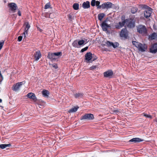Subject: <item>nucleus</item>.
I'll return each mask as SVG.
<instances>
[{
    "instance_id": "nucleus-1",
    "label": "nucleus",
    "mask_w": 157,
    "mask_h": 157,
    "mask_svg": "<svg viewBox=\"0 0 157 157\" xmlns=\"http://www.w3.org/2000/svg\"><path fill=\"white\" fill-rule=\"evenodd\" d=\"M132 43L138 49L139 51L145 52L147 48V45L145 44H142L136 41H132Z\"/></svg>"
},
{
    "instance_id": "nucleus-2",
    "label": "nucleus",
    "mask_w": 157,
    "mask_h": 157,
    "mask_svg": "<svg viewBox=\"0 0 157 157\" xmlns=\"http://www.w3.org/2000/svg\"><path fill=\"white\" fill-rule=\"evenodd\" d=\"M137 30L138 33L143 36H146L147 35V29L145 26L142 25L138 26Z\"/></svg>"
},
{
    "instance_id": "nucleus-3",
    "label": "nucleus",
    "mask_w": 157,
    "mask_h": 157,
    "mask_svg": "<svg viewBox=\"0 0 157 157\" xmlns=\"http://www.w3.org/2000/svg\"><path fill=\"white\" fill-rule=\"evenodd\" d=\"M112 3L110 2H106L102 4L100 6H98V8L100 9L102 8L103 9H108L109 8H110L112 7L113 6Z\"/></svg>"
},
{
    "instance_id": "nucleus-4",
    "label": "nucleus",
    "mask_w": 157,
    "mask_h": 157,
    "mask_svg": "<svg viewBox=\"0 0 157 157\" xmlns=\"http://www.w3.org/2000/svg\"><path fill=\"white\" fill-rule=\"evenodd\" d=\"M94 119V115L91 113H87L82 116L81 120H86L87 121H91Z\"/></svg>"
},
{
    "instance_id": "nucleus-5",
    "label": "nucleus",
    "mask_w": 157,
    "mask_h": 157,
    "mask_svg": "<svg viewBox=\"0 0 157 157\" xmlns=\"http://www.w3.org/2000/svg\"><path fill=\"white\" fill-rule=\"evenodd\" d=\"M108 20H105L103 21L101 24V28L104 31H107L108 29L110 27V25L108 24Z\"/></svg>"
},
{
    "instance_id": "nucleus-6",
    "label": "nucleus",
    "mask_w": 157,
    "mask_h": 157,
    "mask_svg": "<svg viewBox=\"0 0 157 157\" xmlns=\"http://www.w3.org/2000/svg\"><path fill=\"white\" fill-rule=\"evenodd\" d=\"M25 24L26 25V27L24 30V32L23 33V36H24V38L26 37L27 36H28V30L30 27L28 22H26Z\"/></svg>"
},
{
    "instance_id": "nucleus-7",
    "label": "nucleus",
    "mask_w": 157,
    "mask_h": 157,
    "mask_svg": "<svg viewBox=\"0 0 157 157\" xmlns=\"http://www.w3.org/2000/svg\"><path fill=\"white\" fill-rule=\"evenodd\" d=\"M127 21V19L123 20L122 22H119L116 25V28L117 29H121L124 26Z\"/></svg>"
},
{
    "instance_id": "nucleus-8",
    "label": "nucleus",
    "mask_w": 157,
    "mask_h": 157,
    "mask_svg": "<svg viewBox=\"0 0 157 157\" xmlns=\"http://www.w3.org/2000/svg\"><path fill=\"white\" fill-rule=\"evenodd\" d=\"M23 84V82H22L17 83L14 85L13 86V90L15 91H18Z\"/></svg>"
},
{
    "instance_id": "nucleus-9",
    "label": "nucleus",
    "mask_w": 157,
    "mask_h": 157,
    "mask_svg": "<svg viewBox=\"0 0 157 157\" xmlns=\"http://www.w3.org/2000/svg\"><path fill=\"white\" fill-rule=\"evenodd\" d=\"M150 52L155 53L157 52V43H155L152 45L150 49Z\"/></svg>"
},
{
    "instance_id": "nucleus-10",
    "label": "nucleus",
    "mask_w": 157,
    "mask_h": 157,
    "mask_svg": "<svg viewBox=\"0 0 157 157\" xmlns=\"http://www.w3.org/2000/svg\"><path fill=\"white\" fill-rule=\"evenodd\" d=\"M120 36L121 37L126 38L128 36V33L126 28L123 29L121 30L120 34Z\"/></svg>"
},
{
    "instance_id": "nucleus-11",
    "label": "nucleus",
    "mask_w": 157,
    "mask_h": 157,
    "mask_svg": "<svg viewBox=\"0 0 157 157\" xmlns=\"http://www.w3.org/2000/svg\"><path fill=\"white\" fill-rule=\"evenodd\" d=\"M127 26L129 28H132L135 26V23L133 20L127 19L126 23Z\"/></svg>"
},
{
    "instance_id": "nucleus-12",
    "label": "nucleus",
    "mask_w": 157,
    "mask_h": 157,
    "mask_svg": "<svg viewBox=\"0 0 157 157\" xmlns=\"http://www.w3.org/2000/svg\"><path fill=\"white\" fill-rule=\"evenodd\" d=\"M48 58L52 61H55L57 59V57H55V56L54 54V53H48Z\"/></svg>"
},
{
    "instance_id": "nucleus-13",
    "label": "nucleus",
    "mask_w": 157,
    "mask_h": 157,
    "mask_svg": "<svg viewBox=\"0 0 157 157\" xmlns=\"http://www.w3.org/2000/svg\"><path fill=\"white\" fill-rule=\"evenodd\" d=\"M27 97L30 99L33 100L34 101L37 100L36 98L35 95L33 93H29L27 95Z\"/></svg>"
},
{
    "instance_id": "nucleus-14",
    "label": "nucleus",
    "mask_w": 157,
    "mask_h": 157,
    "mask_svg": "<svg viewBox=\"0 0 157 157\" xmlns=\"http://www.w3.org/2000/svg\"><path fill=\"white\" fill-rule=\"evenodd\" d=\"M8 6L10 10L12 11H13V12H14L17 7L16 4L12 2L9 3Z\"/></svg>"
},
{
    "instance_id": "nucleus-15",
    "label": "nucleus",
    "mask_w": 157,
    "mask_h": 157,
    "mask_svg": "<svg viewBox=\"0 0 157 157\" xmlns=\"http://www.w3.org/2000/svg\"><path fill=\"white\" fill-rule=\"evenodd\" d=\"M85 56V59L88 62L92 59V53L90 52H89L86 54Z\"/></svg>"
},
{
    "instance_id": "nucleus-16",
    "label": "nucleus",
    "mask_w": 157,
    "mask_h": 157,
    "mask_svg": "<svg viewBox=\"0 0 157 157\" xmlns=\"http://www.w3.org/2000/svg\"><path fill=\"white\" fill-rule=\"evenodd\" d=\"M151 13L152 9L148 10H145L144 11V17L147 18H148L151 16Z\"/></svg>"
},
{
    "instance_id": "nucleus-17",
    "label": "nucleus",
    "mask_w": 157,
    "mask_h": 157,
    "mask_svg": "<svg viewBox=\"0 0 157 157\" xmlns=\"http://www.w3.org/2000/svg\"><path fill=\"white\" fill-rule=\"evenodd\" d=\"M144 140L141 139L139 138H133L129 140V142H132L133 143H137L143 141Z\"/></svg>"
},
{
    "instance_id": "nucleus-18",
    "label": "nucleus",
    "mask_w": 157,
    "mask_h": 157,
    "mask_svg": "<svg viewBox=\"0 0 157 157\" xmlns=\"http://www.w3.org/2000/svg\"><path fill=\"white\" fill-rule=\"evenodd\" d=\"M41 57V54L39 51H36L34 54V58L36 61L38 60Z\"/></svg>"
},
{
    "instance_id": "nucleus-19",
    "label": "nucleus",
    "mask_w": 157,
    "mask_h": 157,
    "mask_svg": "<svg viewBox=\"0 0 157 157\" xmlns=\"http://www.w3.org/2000/svg\"><path fill=\"white\" fill-rule=\"evenodd\" d=\"M113 74V72L111 70H109L104 73V75L105 77H109L111 76Z\"/></svg>"
},
{
    "instance_id": "nucleus-20",
    "label": "nucleus",
    "mask_w": 157,
    "mask_h": 157,
    "mask_svg": "<svg viewBox=\"0 0 157 157\" xmlns=\"http://www.w3.org/2000/svg\"><path fill=\"white\" fill-rule=\"evenodd\" d=\"M157 38V34L155 33L150 35L149 36V39L150 40H155Z\"/></svg>"
},
{
    "instance_id": "nucleus-21",
    "label": "nucleus",
    "mask_w": 157,
    "mask_h": 157,
    "mask_svg": "<svg viewBox=\"0 0 157 157\" xmlns=\"http://www.w3.org/2000/svg\"><path fill=\"white\" fill-rule=\"evenodd\" d=\"M82 7L84 9H87L90 7V3L89 1L84 2L82 4Z\"/></svg>"
},
{
    "instance_id": "nucleus-22",
    "label": "nucleus",
    "mask_w": 157,
    "mask_h": 157,
    "mask_svg": "<svg viewBox=\"0 0 157 157\" xmlns=\"http://www.w3.org/2000/svg\"><path fill=\"white\" fill-rule=\"evenodd\" d=\"M49 94V91L46 90H43L42 91V95L45 97L48 98Z\"/></svg>"
},
{
    "instance_id": "nucleus-23",
    "label": "nucleus",
    "mask_w": 157,
    "mask_h": 157,
    "mask_svg": "<svg viewBox=\"0 0 157 157\" xmlns=\"http://www.w3.org/2000/svg\"><path fill=\"white\" fill-rule=\"evenodd\" d=\"M119 150H117L116 149L106 150H101V151L102 152H115L116 151H119Z\"/></svg>"
},
{
    "instance_id": "nucleus-24",
    "label": "nucleus",
    "mask_w": 157,
    "mask_h": 157,
    "mask_svg": "<svg viewBox=\"0 0 157 157\" xmlns=\"http://www.w3.org/2000/svg\"><path fill=\"white\" fill-rule=\"evenodd\" d=\"M7 150V151H9L10 150V148H0V152L2 153H4Z\"/></svg>"
},
{
    "instance_id": "nucleus-25",
    "label": "nucleus",
    "mask_w": 157,
    "mask_h": 157,
    "mask_svg": "<svg viewBox=\"0 0 157 157\" xmlns=\"http://www.w3.org/2000/svg\"><path fill=\"white\" fill-rule=\"evenodd\" d=\"M73 47L75 48H78V41L77 40H75L72 44Z\"/></svg>"
},
{
    "instance_id": "nucleus-26",
    "label": "nucleus",
    "mask_w": 157,
    "mask_h": 157,
    "mask_svg": "<svg viewBox=\"0 0 157 157\" xmlns=\"http://www.w3.org/2000/svg\"><path fill=\"white\" fill-rule=\"evenodd\" d=\"M78 107H74L73 108H72L70 110L69 112L70 113H73L76 112L78 109Z\"/></svg>"
},
{
    "instance_id": "nucleus-27",
    "label": "nucleus",
    "mask_w": 157,
    "mask_h": 157,
    "mask_svg": "<svg viewBox=\"0 0 157 157\" xmlns=\"http://www.w3.org/2000/svg\"><path fill=\"white\" fill-rule=\"evenodd\" d=\"M105 16V14L103 13H101L98 14V19L101 21Z\"/></svg>"
},
{
    "instance_id": "nucleus-28",
    "label": "nucleus",
    "mask_w": 157,
    "mask_h": 157,
    "mask_svg": "<svg viewBox=\"0 0 157 157\" xmlns=\"http://www.w3.org/2000/svg\"><path fill=\"white\" fill-rule=\"evenodd\" d=\"M141 7L142 9H145V10H151V9L150 7L145 5H142L141 6Z\"/></svg>"
},
{
    "instance_id": "nucleus-29",
    "label": "nucleus",
    "mask_w": 157,
    "mask_h": 157,
    "mask_svg": "<svg viewBox=\"0 0 157 157\" xmlns=\"http://www.w3.org/2000/svg\"><path fill=\"white\" fill-rule=\"evenodd\" d=\"M79 4L77 3H74L73 6V9L75 10H77L79 9Z\"/></svg>"
},
{
    "instance_id": "nucleus-30",
    "label": "nucleus",
    "mask_w": 157,
    "mask_h": 157,
    "mask_svg": "<svg viewBox=\"0 0 157 157\" xmlns=\"http://www.w3.org/2000/svg\"><path fill=\"white\" fill-rule=\"evenodd\" d=\"M83 94L82 93H78L74 95V97L76 98H79L82 97Z\"/></svg>"
},
{
    "instance_id": "nucleus-31",
    "label": "nucleus",
    "mask_w": 157,
    "mask_h": 157,
    "mask_svg": "<svg viewBox=\"0 0 157 157\" xmlns=\"http://www.w3.org/2000/svg\"><path fill=\"white\" fill-rule=\"evenodd\" d=\"M78 44L79 46H81L84 44L85 42V40H81L78 41Z\"/></svg>"
},
{
    "instance_id": "nucleus-32",
    "label": "nucleus",
    "mask_w": 157,
    "mask_h": 157,
    "mask_svg": "<svg viewBox=\"0 0 157 157\" xmlns=\"http://www.w3.org/2000/svg\"><path fill=\"white\" fill-rule=\"evenodd\" d=\"M138 9L136 7H133L131 9V12L132 13H135L137 11Z\"/></svg>"
},
{
    "instance_id": "nucleus-33",
    "label": "nucleus",
    "mask_w": 157,
    "mask_h": 157,
    "mask_svg": "<svg viewBox=\"0 0 157 157\" xmlns=\"http://www.w3.org/2000/svg\"><path fill=\"white\" fill-rule=\"evenodd\" d=\"M54 53L55 56V57H57V58L59 57V56H61L62 55V53L61 52H55Z\"/></svg>"
},
{
    "instance_id": "nucleus-34",
    "label": "nucleus",
    "mask_w": 157,
    "mask_h": 157,
    "mask_svg": "<svg viewBox=\"0 0 157 157\" xmlns=\"http://www.w3.org/2000/svg\"><path fill=\"white\" fill-rule=\"evenodd\" d=\"M12 145L10 144H1L0 145V147H10Z\"/></svg>"
},
{
    "instance_id": "nucleus-35",
    "label": "nucleus",
    "mask_w": 157,
    "mask_h": 157,
    "mask_svg": "<svg viewBox=\"0 0 157 157\" xmlns=\"http://www.w3.org/2000/svg\"><path fill=\"white\" fill-rule=\"evenodd\" d=\"M105 44L108 47H112V45L113 44V43L112 42L107 41L106 42Z\"/></svg>"
},
{
    "instance_id": "nucleus-36",
    "label": "nucleus",
    "mask_w": 157,
    "mask_h": 157,
    "mask_svg": "<svg viewBox=\"0 0 157 157\" xmlns=\"http://www.w3.org/2000/svg\"><path fill=\"white\" fill-rule=\"evenodd\" d=\"M119 45V44L117 42L113 43V44L112 45V46L114 48H116Z\"/></svg>"
},
{
    "instance_id": "nucleus-37",
    "label": "nucleus",
    "mask_w": 157,
    "mask_h": 157,
    "mask_svg": "<svg viewBox=\"0 0 157 157\" xmlns=\"http://www.w3.org/2000/svg\"><path fill=\"white\" fill-rule=\"evenodd\" d=\"M50 6V3H48L46 4L44 6V9H46L49 8Z\"/></svg>"
},
{
    "instance_id": "nucleus-38",
    "label": "nucleus",
    "mask_w": 157,
    "mask_h": 157,
    "mask_svg": "<svg viewBox=\"0 0 157 157\" xmlns=\"http://www.w3.org/2000/svg\"><path fill=\"white\" fill-rule=\"evenodd\" d=\"M95 0H92L91 2V5L92 6H94L95 5Z\"/></svg>"
},
{
    "instance_id": "nucleus-39",
    "label": "nucleus",
    "mask_w": 157,
    "mask_h": 157,
    "mask_svg": "<svg viewBox=\"0 0 157 157\" xmlns=\"http://www.w3.org/2000/svg\"><path fill=\"white\" fill-rule=\"evenodd\" d=\"M143 114L144 116L146 117L149 118H152V116L150 115L146 114L145 113H143Z\"/></svg>"
},
{
    "instance_id": "nucleus-40",
    "label": "nucleus",
    "mask_w": 157,
    "mask_h": 157,
    "mask_svg": "<svg viewBox=\"0 0 157 157\" xmlns=\"http://www.w3.org/2000/svg\"><path fill=\"white\" fill-rule=\"evenodd\" d=\"M88 48V47L87 46L85 47V48L82 49L81 50V52H83L85 51H86Z\"/></svg>"
},
{
    "instance_id": "nucleus-41",
    "label": "nucleus",
    "mask_w": 157,
    "mask_h": 157,
    "mask_svg": "<svg viewBox=\"0 0 157 157\" xmlns=\"http://www.w3.org/2000/svg\"><path fill=\"white\" fill-rule=\"evenodd\" d=\"M97 67L95 65H93L90 67L89 68L90 70H94Z\"/></svg>"
},
{
    "instance_id": "nucleus-42",
    "label": "nucleus",
    "mask_w": 157,
    "mask_h": 157,
    "mask_svg": "<svg viewBox=\"0 0 157 157\" xmlns=\"http://www.w3.org/2000/svg\"><path fill=\"white\" fill-rule=\"evenodd\" d=\"M54 14V13H51L49 15V17L52 18L54 17L55 16Z\"/></svg>"
},
{
    "instance_id": "nucleus-43",
    "label": "nucleus",
    "mask_w": 157,
    "mask_h": 157,
    "mask_svg": "<svg viewBox=\"0 0 157 157\" xmlns=\"http://www.w3.org/2000/svg\"><path fill=\"white\" fill-rule=\"evenodd\" d=\"M22 36H19L18 37V39H17L18 41H21L22 40Z\"/></svg>"
},
{
    "instance_id": "nucleus-44",
    "label": "nucleus",
    "mask_w": 157,
    "mask_h": 157,
    "mask_svg": "<svg viewBox=\"0 0 157 157\" xmlns=\"http://www.w3.org/2000/svg\"><path fill=\"white\" fill-rule=\"evenodd\" d=\"M100 4V2L99 1H96V2H95V5H96L97 6H99V4Z\"/></svg>"
},
{
    "instance_id": "nucleus-45",
    "label": "nucleus",
    "mask_w": 157,
    "mask_h": 157,
    "mask_svg": "<svg viewBox=\"0 0 157 157\" xmlns=\"http://www.w3.org/2000/svg\"><path fill=\"white\" fill-rule=\"evenodd\" d=\"M146 150V148H143L140 149V152H145Z\"/></svg>"
},
{
    "instance_id": "nucleus-46",
    "label": "nucleus",
    "mask_w": 157,
    "mask_h": 157,
    "mask_svg": "<svg viewBox=\"0 0 157 157\" xmlns=\"http://www.w3.org/2000/svg\"><path fill=\"white\" fill-rule=\"evenodd\" d=\"M52 66L53 67L55 68V69H57L58 68V66H57V65H56L55 64H53Z\"/></svg>"
},
{
    "instance_id": "nucleus-47",
    "label": "nucleus",
    "mask_w": 157,
    "mask_h": 157,
    "mask_svg": "<svg viewBox=\"0 0 157 157\" xmlns=\"http://www.w3.org/2000/svg\"><path fill=\"white\" fill-rule=\"evenodd\" d=\"M93 138H91V137H90L88 138V140H87L86 141H92V140H93Z\"/></svg>"
},
{
    "instance_id": "nucleus-48",
    "label": "nucleus",
    "mask_w": 157,
    "mask_h": 157,
    "mask_svg": "<svg viewBox=\"0 0 157 157\" xmlns=\"http://www.w3.org/2000/svg\"><path fill=\"white\" fill-rule=\"evenodd\" d=\"M119 112V111L118 110H114L113 113H117Z\"/></svg>"
},
{
    "instance_id": "nucleus-49",
    "label": "nucleus",
    "mask_w": 157,
    "mask_h": 157,
    "mask_svg": "<svg viewBox=\"0 0 157 157\" xmlns=\"http://www.w3.org/2000/svg\"><path fill=\"white\" fill-rule=\"evenodd\" d=\"M18 14L19 16H21V13L20 11H19L18 13Z\"/></svg>"
},
{
    "instance_id": "nucleus-50",
    "label": "nucleus",
    "mask_w": 157,
    "mask_h": 157,
    "mask_svg": "<svg viewBox=\"0 0 157 157\" xmlns=\"http://www.w3.org/2000/svg\"><path fill=\"white\" fill-rule=\"evenodd\" d=\"M0 76L2 78V80L3 79V77L2 75L1 72H0Z\"/></svg>"
},
{
    "instance_id": "nucleus-51",
    "label": "nucleus",
    "mask_w": 157,
    "mask_h": 157,
    "mask_svg": "<svg viewBox=\"0 0 157 157\" xmlns=\"http://www.w3.org/2000/svg\"><path fill=\"white\" fill-rule=\"evenodd\" d=\"M69 18H71V15H69Z\"/></svg>"
},
{
    "instance_id": "nucleus-52",
    "label": "nucleus",
    "mask_w": 157,
    "mask_h": 157,
    "mask_svg": "<svg viewBox=\"0 0 157 157\" xmlns=\"http://www.w3.org/2000/svg\"><path fill=\"white\" fill-rule=\"evenodd\" d=\"M2 101V100L1 99H0V103Z\"/></svg>"
},
{
    "instance_id": "nucleus-53",
    "label": "nucleus",
    "mask_w": 157,
    "mask_h": 157,
    "mask_svg": "<svg viewBox=\"0 0 157 157\" xmlns=\"http://www.w3.org/2000/svg\"><path fill=\"white\" fill-rule=\"evenodd\" d=\"M39 30L40 31V32H41V31H42V30H41V29H40Z\"/></svg>"
},
{
    "instance_id": "nucleus-54",
    "label": "nucleus",
    "mask_w": 157,
    "mask_h": 157,
    "mask_svg": "<svg viewBox=\"0 0 157 157\" xmlns=\"http://www.w3.org/2000/svg\"><path fill=\"white\" fill-rule=\"evenodd\" d=\"M88 42V41H86V43H85V44H86V43H87V42Z\"/></svg>"
},
{
    "instance_id": "nucleus-55",
    "label": "nucleus",
    "mask_w": 157,
    "mask_h": 157,
    "mask_svg": "<svg viewBox=\"0 0 157 157\" xmlns=\"http://www.w3.org/2000/svg\"><path fill=\"white\" fill-rule=\"evenodd\" d=\"M56 149V147L55 148V149Z\"/></svg>"
}]
</instances>
